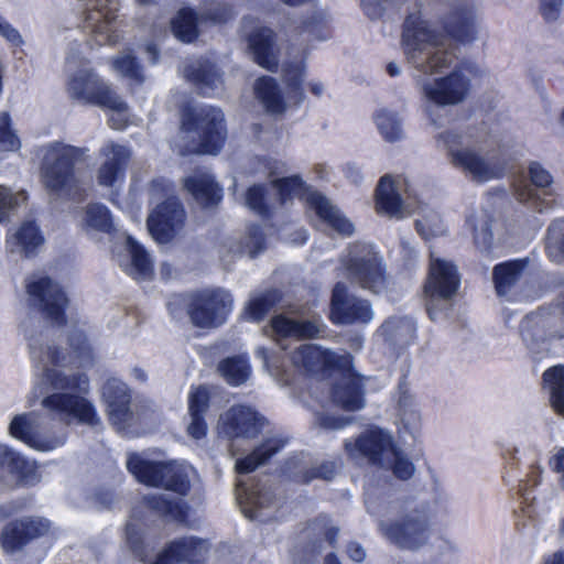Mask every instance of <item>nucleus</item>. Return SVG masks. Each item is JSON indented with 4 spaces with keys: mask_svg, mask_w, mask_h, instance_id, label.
<instances>
[{
    "mask_svg": "<svg viewBox=\"0 0 564 564\" xmlns=\"http://www.w3.org/2000/svg\"><path fill=\"white\" fill-rule=\"evenodd\" d=\"M401 43L406 61L419 72L415 82L422 97L434 106H455L463 102L469 93L470 76L482 74L476 65L464 64L444 77H424L448 68L455 61V54L447 37L420 13L410 14L405 19Z\"/></svg>",
    "mask_w": 564,
    "mask_h": 564,
    "instance_id": "1",
    "label": "nucleus"
},
{
    "mask_svg": "<svg viewBox=\"0 0 564 564\" xmlns=\"http://www.w3.org/2000/svg\"><path fill=\"white\" fill-rule=\"evenodd\" d=\"M31 359L42 370L34 392L42 397L41 405L65 425L73 420L95 426L99 417L91 403L79 395L88 391V378L83 373L66 375L56 369L61 356L42 335L29 338Z\"/></svg>",
    "mask_w": 564,
    "mask_h": 564,
    "instance_id": "2",
    "label": "nucleus"
},
{
    "mask_svg": "<svg viewBox=\"0 0 564 564\" xmlns=\"http://www.w3.org/2000/svg\"><path fill=\"white\" fill-rule=\"evenodd\" d=\"M378 530L389 543L408 551L420 550L432 535L427 509L413 501L390 502L386 518L378 523Z\"/></svg>",
    "mask_w": 564,
    "mask_h": 564,
    "instance_id": "3",
    "label": "nucleus"
},
{
    "mask_svg": "<svg viewBox=\"0 0 564 564\" xmlns=\"http://www.w3.org/2000/svg\"><path fill=\"white\" fill-rule=\"evenodd\" d=\"M454 166L460 169L474 182L485 183L503 175L506 166L495 151H485L471 132L445 131L438 134Z\"/></svg>",
    "mask_w": 564,
    "mask_h": 564,
    "instance_id": "4",
    "label": "nucleus"
},
{
    "mask_svg": "<svg viewBox=\"0 0 564 564\" xmlns=\"http://www.w3.org/2000/svg\"><path fill=\"white\" fill-rule=\"evenodd\" d=\"M88 149L62 142L43 148L41 176L44 187L55 197L66 198L77 194L78 180L75 165L88 158Z\"/></svg>",
    "mask_w": 564,
    "mask_h": 564,
    "instance_id": "5",
    "label": "nucleus"
},
{
    "mask_svg": "<svg viewBox=\"0 0 564 564\" xmlns=\"http://www.w3.org/2000/svg\"><path fill=\"white\" fill-rule=\"evenodd\" d=\"M341 267L351 283L375 294L382 293L388 286L382 258L371 245H350L341 257Z\"/></svg>",
    "mask_w": 564,
    "mask_h": 564,
    "instance_id": "6",
    "label": "nucleus"
},
{
    "mask_svg": "<svg viewBox=\"0 0 564 564\" xmlns=\"http://www.w3.org/2000/svg\"><path fill=\"white\" fill-rule=\"evenodd\" d=\"M460 284L457 268L451 261L431 254L430 272L424 285L425 305L432 321L442 319L452 307Z\"/></svg>",
    "mask_w": 564,
    "mask_h": 564,
    "instance_id": "7",
    "label": "nucleus"
},
{
    "mask_svg": "<svg viewBox=\"0 0 564 564\" xmlns=\"http://www.w3.org/2000/svg\"><path fill=\"white\" fill-rule=\"evenodd\" d=\"M182 132L195 133L198 138L187 152L217 154L227 139L224 112L212 106L196 108L184 117Z\"/></svg>",
    "mask_w": 564,
    "mask_h": 564,
    "instance_id": "8",
    "label": "nucleus"
},
{
    "mask_svg": "<svg viewBox=\"0 0 564 564\" xmlns=\"http://www.w3.org/2000/svg\"><path fill=\"white\" fill-rule=\"evenodd\" d=\"M68 97L80 105H95L122 115L126 102L93 69L82 66L70 73L66 82Z\"/></svg>",
    "mask_w": 564,
    "mask_h": 564,
    "instance_id": "9",
    "label": "nucleus"
},
{
    "mask_svg": "<svg viewBox=\"0 0 564 564\" xmlns=\"http://www.w3.org/2000/svg\"><path fill=\"white\" fill-rule=\"evenodd\" d=\"M127 468L135 479L152 487H163L167 491L186 495L189 480L186 467L172 462L151 460L141 454H130Z\"/></svg>",
    "mask_w": 564,
    "mask_h": 564,
    "instance_id": "10",
    "label": "nucleus"
},
{
    "mask_svg": "<svg viewBox=\"0 0 564 564\" xmlns=\"http://www.w3.org/2000/svg\"><path fill=\"white\" fill-rule=\"evenodd\" d=\"M231 294L224 289H205L188 296L187 313L192 323L200 328H212L225 323L232 310Z\"/></svg>",
    "mask_w": 564,
    "mask_h": 564,
    "instance_id": "11",
    "label": "nucleus"
},
{
    "mask_svg": "<svg viewBox=\"0 0 564 564\" xmlns=\"http://www.w3.org/2000/svg\"><path fill=\"white\" fill-rule=\"evenodd\" d=\"M9 433L39 452L54 451L67 440L65 427H42L40 415L35 412L15 415L9 425Z\"/></svg>",
    "mask_w": 564,
    "mask_h": 564,
    "instance_id": "12",
    "label": "nucleus"
},
{
    "mask_svg": "<svg viewBox=\"0 0 564 564\" xmlns=\"http://www.w3.org/2000/svg\"><path fill=\"white\" fill-rule=\"evenodd\" d=\"M118 0H88L84 8L83 30L97 45L116 44Z\"/></svg>",
    "mask_w": 564,
    "mask_h": 564,
    "instance_id": "13",
    "label": "nucleus"
},
{
    "mask_svg": "<svg viewBox=\"0 0 564 564\" xmlns=\"http://www.w3.org/2000/svg\"><path fill=\"white\" fill-rule=\"evenodd\" d=\"M302 188V180L297 176L273 181L268 186L253 185L245 197L249 209L262 217H268L278 206L284 204L288 197L297 195Z\"/></svg>",
    "mask_w": 564,
    "mask_h": 564,
    "instance_id": "14",
    "label": "nucleus"
},
{
    "mask_svg": "<svg viewBox=\"0 0 564 564\" xmlns=\"http://www.w3.org/2000/svg\"><path fill=\"white\" fill-rule=\"evenodd\" d=\"M416 197L405 178H392L386 175L380 178L376 189V209L389 217L402 218L414 209Z\"/></svg>",
    "mask_w": 564,
    "mask_h": 564,
    "instance_id": "15",
    "label": "nucleus"
},
{
    "mask_svg": "<svg viewBox=\"0 0 564 564\" xmlns=\"http://www.w3.org/2000/svg\"><path fill=\"white\" fill-rule=\"evenodd\" d=\"M29 301L56 324L64 322V310L68 303L65 292L47 276L34 275L26 283Z\"/></svg>",
    "mask_w": 564,
    "mask_h": 564,
    "instance_id": "16",
    "label": "nucleus"
},
{
    "mask_svg": "<svg viewBox=\"0 0 564 564\" xmlns=\"http://www.w3.org/2000/svg\"><path fill=\"white\" fill-rule=\"evenodd\" d=\"M236 15L232 7L219 2L205 9L197 15L192 9L183 8L171 21L172 32L182 42H192L197 36V26L205 22L213 24L226 23Z\"/></svg>",
    "mask_w": 564,
    "mask_h": 564,
    "instance_id": "17",
    "label": "nucleus"
},
{
    "mask_svg": "<svg viewBox=\"0 0 564 564\" xmlns=\"http://www.w3.org/2000/svg\"><path fill=\"white\" fill-rule=\"evenodd\" d=\"M345 449L356 462L365 459L370 464L381 466L387 455L393 456V441L388 432L371 429L364 432L354 442L346 441Z\"/></svg>",
    "mask_w": 564,
    "mask_h": 564,
    "instance_id": "18",
    "label": "nucleus"
},
{
    "mask_svg": "<svg viewBox=\"0 0 564 564\" xmlns=\"http://www.w3.org/2000/svg\"><path fill=\"white\" fill-rule=\"evenodd\" d=\"M372 318L373 311L367 300L350 296L345 283H336L330 300V319L335 324H366Z\"/></svg>",
    "mask_w": 564,
    "mask_h": 564,
    "instance_id": "19",
    "label": "nucleus"
},
{
    "mask_svg": "<svg viewBox=\"0 0 564 564\" xmlns=\"http://www.w3.org/2000/svg\"><path fill=\"white\" fill-rule=\"evenodd\" d=\"M185 210L176 197L158 205L148 217V229L160 243L170 241L183 228Z\"/></svg>",
    "mask_w": 564,
    "mask_h": 564,
    "instance_id": "20",
    "label": "nucleus"
},
{
    "mask_svg": "<svg viewBox=\"0 0 564 564\" xmlns=\"http://www.w3.org/2000/svg\"><path fill=\"white\" fill-rule=\"evenodd\" d=\"M263 426V419L249 406L236 405L220 415L219 430L229 440L254 438Z\"/></svg>",
    "mask_w": 564,
    "mask_h": 564,
    "instance_id": "21",
    "label": "nucleus"
},
{
    "mask_svg": "<svg viewBox=\"0 0 564 564\" xmlns=\"http://www.w3.org/2000/svg\"><path fill=\"white\" fill-rule=\"evenodd\" d=\"M48 529V521L42 518L24 517L11 521L1 532V545L6 552L19 551L30 541L44 535Z\"/></svg>",
    "mask_w": 564,
    "mask_h": 564,
    "instance_id": "22",
    "label": "nucleus"
},
{
    "mask_svg": "<svg viewBox=\"0 0 564 564\" xmlns=\"http://www.w3.org/2000/svg\"><path fill=\"white\" fill-rule=\"evenodd\" d=\"M292 362L307 372H318L326 368L349 367L350 355L338 356L328 349H323L321 346L304 344L293 352Z\"/></svg>",
    "mask_w": 564,
    "mask_h": 564,
    "instance_id": "23",
    "label": "nucleus"
},
{
    "mask_svg": "<svg viewBox=\"0 0 564 564\" xmlns=\"http://www.w3.org/2000/svg\"><path fill=\"white\" fill-rule=\"evenodd\" d=\"M102 395L111 424L118 430L124 429L132 419L131 395L127 384L116 378L109 379L102 388Z\"/></svg>",
    "mask_w": 564,
    "mask_h": 564,
    "instance_id": "24",
    "label": "nucleus"
},
{
    "mask_svg": "<svg viewBox=\"0 0 564 564\" xmlns=\"http://www.w3.org/2000/svg\"><path fill=\"white\" fill-rule=\"evenodd\" d=\"M100 155L105 161L97 172L98 184L106 187L113 186L123 176L131 151L122 144L110 141L102 145Z\"/></svg>",
    "mask_w": 564,
    "mask_h": 564,
    "instance_id": "25",
    "label": "nucleus"
},
{
    "mask_svg": "<svg viewBox=\"0 0 564 564\" xmlns=\"http://www.w3.org/2000/svg\"><path fill=\"white\" fill-rule=\"evenodd\" d=\"M324 329L322 318H312L300 321L283 315H276L271 324L264 327V334L278 338H312L321 334Z\"/></svg>",
    "mask_w": 564,
    "mask_h": 564,
    "instance_id": "26",
    "label": "nucleus"
},
{
    "mask_svg": "<svg viewBox=\"0 0 564 564\" xmlns=\"http://www.w3.org/2000/svg\"><path fill=\"white\" fill-rule=\"evenodd\" d=\"M237 501L243 514L251 520L265 521L270 518L267 509L274 507V501L269 491L260 487H248L242 481L237 482Z\"/></svg>",
    "mask_w": 564,
    "mask_h": 564,
    "instance_id": "27",
    "label": "nucleus"
},
{
    "mask_svg": "<svg viewBox=\"0 0 564 564\" xmlns=\"http://www.w3.org/2000/svg\"><path fill=\"white\" fill-rule=\"evenodd\" d=\"M338 533L339 529L328 518L319 517L301 532V539L306 543V552L315 556L327 547H333Z\"/></svg>",
    "mask_w": 564,
    "mask_h": 564,
    "instance_id": "28",
    "label": "nucleus"
},
{
    "mask_svg": "<svg viewBox=\"0 0 564 564\" xmlns=\"http://www.w3.org/2000/svg\"><path fill=\"white\" fill-rule=\"evenodd\" d=\"M305 199L310 208L336 232L343 236L352 235V223L326 196L318 192H308Z\"/></svg>",
    "mask_w": 564,
    "mask_h": 564,
    "instance_id": "29",
    "label": "nucleus"
},
{
    "mask_svg": "<svg viewBox=\"0 0 564 564\" xmlns=\"http://www.w3.org/2000/svg\"><path fill=\"white\" fill-rule=\"evenodd\" d=\"M184 187L203 207L215 206L221 199V188L206 170H197L185 177Z\"/></svg>",
    "mask_w": 564,
    "mask_h": 564,
    "instance_id": "30",
    "label": "nucleus"
},
{
    "mask_svg": "<svg viewBox=\"0 0 564 564\" xmlns=\"http://www.w3.org/2000/svg\"><path fill=\"white\" fill-rule=\"evenodd\" d=\"M185 78L195 84L205 96H212L221 90L223 79L214 64L197 59L183 69Z\"/></svg>",
    "mask_w": 564,
    "mask_h": 564,
    "instance_id": "31",
    "label": "nucleus"
},
{
    "mask_svg": "<svg viewBox=\"0 0 564 564\" xmlns=\"http://www.w3.org/2000/svg\"><path fill=\"white\" fill-rule=\"evenodd\" d=\"M379 334L394 349L410 346L416 336V324L408 316H392L380 327Z\"/></svg>",
    "mask_w": 564,
    "mask_h": 564,
    "instance_id": "32",
    "label": "nucleus"
},
{
    "mask_svg": "<svg viewBox=\"0 0 564 564\" xmlns=\"http://www.w3.org/2000/svg\"><path fill=\"white\" fill-rule=\"evenodd\" d=\"M248 42L254 61L260 66L274 72L278 68V56L272 30L258 28L250 34Z\"/></svg>",
    "mask_w": 564,
    "mask_h": 564,
    "instance_id": "33",
    "label": "nucleus"
},
{
    "mask_svg": "<svg viewBox=\"0 0 564 564\" xmlns=\"http://www.w3.org/2000/svg\"><path fill=\"white\" fill-rule=\"evenodd\" d=\"M333 401L348 411H356L364 406V390L361 379L352 373L343 376L334 386Z\"/></svg>",
    "mask_w": 564,
    "mask_h": 564,
    "instance_id": "34",
    "label": "nucleus"
},
{
    "mask_svg": "<svg viewBox=\"0 0 564 564\" xmlns=\"http://www.w3.org/2000/svg\"><path fill=\"white\" fill-rule=\"evenodd\" d=\"M123 241L130 260L119 261L120 267L137 280L150 279L153 274V263L149 253L130 236H124Z\"/></svg>",
    "mask_w": 564,
    "mask_h": 564,
    "instance_id": "35",
    "label": "nucleus"
},
{
    "mask_svg": "<svg viewBox=\"0 0 564 564\" xmlns=\"http://www.w3.org/2000/svg\"><path fill=\"white\" fill-rule=\"evenodd\" d=\"M286 438L274 436L265 440L259 447L245 458L236 460L235 468L238 474H248L264 464L270 457L280 452L286 444Z\"/></svg>",
    "mask_w": 564,
    "mask_h": 564,
    "instance_id": "36",
    "label": "nucleus"
},
{
    "mask_svg": "<svg viewBox=\"0 0 564 564\" xmlns=\"http://www.w3.org/2000/svg\"><path fill=\"white\" fill-rule=\"evenodd\" d=\"M43 238L37 226L32 221H25L7 240V246L11 252H21L25 256L31 254L40 245Z\"/></svg>",
    "mask_w": 564,
    "mask_h": 564,
    "instance_id": "37",
    "label": "nucleus"
},
{
    "mask_svg": "<svg viewBox=\"0 0 564 564\" xmlns=\"http://www.w3.org/2000/svg\"><path fill=\"white\" fill-rule=\"evenodd\" d=\"M527 260H514L500 263L494 269V281L497 294L507 295L521 279Z\"/></svg>",
    "mask_w": 564,
    "mask_h": 564,
    "instance_id": "38",
    "label": "nucleus"
},
{
    "mask_svg": "<svg viewBox=\"0 0 564 564\" xmlns=\"http://www.w3.org/2000/svg\"><path fill=\"white\" fill-rule=\"evenodd\" d=\"M35 470L33 462L26 460L20 453L0 444V475L15 474L29 481Z\"/></svg>",
    "mask_w": 564,
    "mask_h": 564,
    "instance_id": "39",
    "label": "nucleus"
},
{
    "mask_svg": "<svg viewBox=\"0 0 564 564\" xmlns=\"http://www.w3.org/2000/svg\"><path fill=\"white\" fill-rule=\"evenodd\" d=\"M254 91L267 111L282 113L285 110L286 102L281 95L275 79L272 77L263 76L259 78L254 85Z\"/></svg>",
    "mask_w": 564,
    "mask_h": 564,
    "instance_id": "40",
    "label": "nucleus"
},
{
    "mask_svg": "<svg viewBox=\"0 0 564 564\" xmlns=\"http://www.w3.org/2000/svg\"><path fill=\"white\" fill-rule=\"evenodd\" d=\"M467 225L473 231L476 247L488 252L492 245L491 217L485 209L473 212L467 216Z\"/></svg>",
    "mask_w": 564,
    "mask_h": 564,
    "instance_id": "41",
    "label": "nucleus"
},
{
    "mask_svg": "<svg viewBox=\"0 0 564 564\" xmlns=\"http://www.w3.org/2000/svg\"><path fill=\"white\" fill-rule=\"evenodd\" d=\"M305 65L303 62L286 64L283 67V78L286 85V98L289 104L299 106L304 100L302 83L304 79Z\"/></svg>",
    "mask_w": 564,
    "mask_h": 564,
    "instance_id": "42",
    "label": "nucleus"
},
{
    "mask_svg": "<svg viewBox=\"0 0 564 564\" xmlns=\"http://www.w3.org/2000/svg\"><path fill=\"white\" fill-rule=\"evenodd\" d=\"M279 301L280 293L276 290L253 294L245 307L243 316L248 321L260 322Z\"/></svg>",
    "mask_w": 564,
    "mask_h": 564,
    "instance_id": "43",
    "label": "nucleus"
},
{
    "mask_svg": "<svg viewBox=\"0 0 564 564\" xmlns=\"http://www.w3.org/2000/svg\"><path fill=\"white\" fill-rule=\"evenodd\" d=\"M218 371L227 383L240 386L249 379L251 369L245 356H235L220 361Z\"/></svg>",
    "mask_w": 564,
    "mask_h": 564,
    "instance_id": "44",
    "label": "nucleus"
},
{
    "mask_svg": "<svg viewBox=\"0 0 564 564\" xmlns=\"http://www.w3.org/2000/svg\"><path fill=\"white\" fill-rule=\"evenodd\" d=\"M543 379L550 391V401L554 410L564 415V367L555 366L547 369Z\"/></svg>",
    "mask_w": 564,
    "mask_h": 564,
    "instance_id": "45",
    "label": "nucleus"
},
{
    "mask_svg": "<svg viewBox=\"0 0 564 564\" xmlns=\"http://www.w3.org/2000/svg\"><path fill=\"white\" fill-rule=\"evenodd\" d=\"M398 408L404 429L412 434L415 433L420 426L421 415L413 395L402 387L399 390Z\"/></svg>",
    "mask_w": 564,
    "mask_h": 564,
    "instance_id": "46",
    "label": "nucleus"
},
{
    "mask_svg": "<svg viewBox=\"0 0 564 564\" xmlns=\"http://www.w3.org/2000/svg\"><path fill=\"white\" fill-rule=\"evenodd\" d=\"M380 134L389 142L403 137L402 119L399 113L389 109H380L375 116Z\"/></svg>",
    "mask_w": 564,
    "mask_h": 564,
    "instance_id": "47",
    "label": "nucleus"
},
{
    "mask_svg": "<svg viewBox=\"0 0 564 564\" xmlns=\"http://www.w3.org/2000/svg\"><path fill=\"white\" fill-rule=\"evenodd\" d=\"M86 230L110 232L113 223L109 209L99 203L89 204L83 218Z\"/></svg>",
    "mask_w": 564,
    "mask_h": 564,
    "instance_id": "48",
    "label": "nucleus"
},
{
    "mask_svg": "<svg viewBox=\"0 0 564 564\" xmlns=\"http://www.w3.org/2000/svg\"><path fill=\"white\" fill-rule=\"evenodd\" d=\"M112 67L117 73L135 84L140 85L144 82L142 68L130 51L121 52L113 57Z\"/></svg>",
    "mask_w": 564,
    "mask_h": 564,
    "instance_id": "49",
    "label": "nucleus"
},
{
    "mask_svg": "<svg viewBox=\"0 0 564 564\" xmlns=\"http://www.w3.org/2000/svg\"><path fill=\"white\" fill-rule=\"evenodd\" d=\"M145 501L151 509L174 519L181 517L183 513L181 499L173 497L169 492L148 496L145 497Z\"/></svg>",
    "mask_w": 564,
    "mask_h": 564,
    "instance_id": "50",
    "label": "nucleus"
},
{
    "mask_svg": "<svg viewBox=\"0 0 564 564\" xmlns=\"http://www.w3.org/2000/svg\"><path fill=\"white\" fill-rule=\"evenodd\" d=\"M546 252L554 262L564 259V219L552 223L547 229Z\"/></svg>",
    "mask_w": 564,
    "mask_h": 564,
    "instance_id": "51",
    "label": "nucleus"
},
{
    "mask_svg": "<svg viewBox=\"0 0 564 564\" xmlns=\"http://www.w3.org/2000/svg\"><path fill=\"white\" fill-rule=\"evenodd\" d=\"M327 15L323 10H314L308 13L296 28L299 34L307 33L312 39L325 40L328 34L325 32Z\"/></svg>",
    "mask_w": 564,
    "mask_h": 564,
    "instance_id": "52",
    "label": "nucleus"
},
{
    "mask_svg": "<svg viewBox=\"0 0 564 564\" xmlns=\"http://www.w3.org/2000/svg\"><path fill=\"white\" fill-rule=\"evenodd\" d=\"M455 35L464 42L475 40L477 34V13L474 9L464 10L456 15Z\"/></svg>",
    "mask_w": 564,
    "mask_h": 564,
    "instance_id": "53",
    "label": "nucleus"
},
{
    "mask_svg": "<svg viewBox=\"0 0 564 564\" xmlns=\"http://www.w3.org/2000/svg\"><path fill=\"white\" fill-rule=\"evenodd\" d=\"M381 467L392 469L393 474L403 480L409 479L414 473L413 464L393 445V456L387 455Z\"/></svg>",
    "mask_w": 564,
    "mask_h": 564,
    "instance_id": "54",
    "label": "nucleus"
},
{
    "mask_svg": "<svg viewBox=\"0 0 564 564\" xmlns=\"http://www.w3.org/2000/svg\"><path fill=\"white\" fill-rule=\"evenodd\" d=\"M25 200L24 192L12 193L8 187L0 185V223L8 221L10 215Z\"/></svg>",
    "mask_w": 564,
    "mask_h": 564,
    "instance_id": "55",
    "label": "nucleus"
},
{
    "mask_svg": "<svg viewBox=\"0 0 564 564\" xmlns=\"http://www.w3.org/2000/svg\"><path fill=\"white\" fill-rule=\"evenodd\" d=\"M264 248V235L260 227L252 226L249 228L248 236L242 245L230 249L234 253H248L250 257L257 256Z\"/></svg>",
    "mask_w": 564,
    "mask_h": 564,
    "instance_id": "56",
    "label": "nucleus"
},
{
    "mask_svg": "<svg viewBox=\"0 0 564 564\" xmlns=\"http://www.w3.org/2000/svg\"><path fill=\"white\" fill-rule=\"evenodd\" d=\"M529 177L536 189H542L545 195L553 194V177L540 163L532 162L529 165Z\"/></svg>",
    "mask_w": 564,
    "mask_h": 564,
    "instance_id": "57",
    "label": "nucleus"
},
{
    "mask_svg": "<svg viewBox=\"0 0 564 564\" xmlns=\"http://www.w3.org/2000/svg\"><path fill=\"white\" fill-rule=\"evenodd\" d=\"M20 148V141L10 127L8 112H0V150L15 151Z\"/></svg>",
    "mask_w": 564,
    "mask_h": 564,
    "instance_id": "58",
    "label": "nucleus"
},
{
    "mask_svg": "<svg viewBox=\"0 0 564 564\" xmlns=\"http://www.w3.org/2000/svg\"><path fill=\"white\" fill-rule=\"evenodd\" d=\"M209 392L206 387H198L191 391L188 395V412L195 414H205L208 409Z\"/></svg>",
    "mask_w": 564,
    "mask_h": 564,
    "instance_id": "59",
    "label": "nucleus"
},
{
    "mask_svg": "<svg viewBox=\"0 0 564 564\" xmlns=\"http://www.w3.org/2000/svg\"><path fill=\"white\" fill-rule=\"evenodd\" d=\"M336 470L335 463L332 462H323L317 466L312 467L308 470H305L302 475L303 482H310L315 478H321L325 480H329L333 478Z\"/></svg>",
    "mask_w": 564,
    "mask_h": 564,
    "instance_id": "60",
    "label": "nucleus"
},
{
    "mask_svg": "<svg viewBox=\"0 0 564 564\" xmlns=\"http://www.w3.org/2000/svg\"><path fill=\"white\" fill-rule=\"evenodd\" d=\"M416 229L423 237L436 236L442 234L443 228L438 215L432 214L422 219H416Z\"/></svg>",
    "mask_w": 564,
    "mask_h": 564,
    "instance_id": "61",
    "label": "nucleus"
},
{
    "mask_svg": "<svg viewBox=\"0 0 564 564\" xmlns=\"http://www.w3.org/2000/svg\"><path fill=\"white\" fill-rule=\"evenodd\" d=\"M349 421L341 416H333L324 412H317L314 417V425L324 430H339L346 426Z\"/></svg>",
    "mask_w": 564,
    "mask_h": 564,
    "instance_id": "62",
    "label": "nucleus"
},
{
    "mask_svg": "<svg viewBox=\"0 0 564 564\" xmlns=\"http://www.w3.org/2000/svg\"><path fill=\"white\" fill-rule=\"evenodd\" d=\"M564 6V0H539V11L547 22L558 19Z\"/></svg>",
    "mask_w": 564,
    "mask_h": 564,
    "instance_id": "63",
    "label": "nucleus"
},
{
    "mask_svg": "<svg viewBox=\"0 0 564 564\" xmlns=\"http://www.w3.org/2000/svg\"><path fill=\"white\" fill-rule=\"evenodd\" d=\"M0 36H2L6 41H8L13 46H21L24 44L23 37L20 32L10 24L1 14H0Z\"/></svg>",
    "mask_w": 564,
    "mask_h": 564,
    "instance_id": "64",
    "label": "nucleus"
}]
</instances>
